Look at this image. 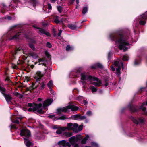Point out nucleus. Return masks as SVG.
<instances>
[{
  "instance_id": "nucleus-50",
  "label": "nucleus",
  "mask_w": 147,
  "mask_h": 147,
  "mask_svg": "<svg viewBox=\"0 0 147 147\" xmlns=\"http://www.w3.org/2000/svg\"><path fill=\"white\" fill-rule=\"evenodd\" d=\"M62 32V31L61 30H59V32L57 34L58 36H60Z\"/></svg>"
},
{
  "instance_id": "nucleus-63",
  "label": "nucleus",
  "mask_w": 147,
  "mask_h": 147,
  "mask_svg": "<svg viewBox=\"0 0 147 147\" xmlns=\"http://www.w3.org/2000/svg\"><path fill=\"white\" fill-rule=\"evenodd\" d=\"M7 18L9 20H10L11 19V17L8 16L7 17Z\"/></svg>"
},
{
  "instance_id": "nucleus-48",
  "label": "nucleus",
  "mask_w": 147,
  "mask_h": 147,
  "mask_svg": "<svg viewBox=\"0 0 147 147\" xmlns=\"http://www.w3.org/2000/svg\"><path fill=\"white\" fill-rule=\"evenodd\" d=\"M67 146L69 147H70L71 146V144L70 143L68 142H65V146Z\"/></svg>"
},
{
  "instance_id": "nucleus-16",
  "label": "nucleus",
  "mask_w": 147,
  "mask_h": 147,
  "mask_svg": "<svg viewBox=\"0 0 147 147\" xmlns=\"http://www.w3.org/2000/svg\"><path fill=\"white\" fill-rule=\"evenodd\" d=\"M24 139L25 143L27 147H29L32 145V143L28 140V138H24Z\"/></svg>"
},
{
  "instance_id": "nucleus-62",
  "label": "nucleus",
  "mask_w": 147,
  "mask_h": 147,
  "mask_svg": "<svg viewBox=\"0 0 147 147\" xmlns=\"http://www.w3.org/2000/svg\"><path fill=\"white\" fill-rule=\"evenodd\" d=\"M38 100L40 101L42 100V99L41 98H39L38 99Z\"/></svg>"
},
{
  "instance_id": "nucleus-20",
  "label": "nucleus",
  "mask_w": 147,
  "mask_h": 147,
  "mask_svg": "<svg viewBox=\"0 0 147 147\" xmlns=\"http://www.w3.org/2000/svg\"><path fill=\"white\" fill-rule=\"evenodd\" d=\"M29 55L32 57L34 59H37L38 57L37 54L34 52H32L29 53Z\"/></svg>"
},
{
  "instance_id": "nucleus-18",
  "label": "nucleus",
  "mask_w": 147,
  "mask_h": 147,
  "mask_svg": "<svg viewBox=\"0 0 147 147\" xmlns=\"http://www.w3.org/2000/svg\"><path fill=\"white\" fill-rule=\"evenodd\" d=\"M92 81L90 82V84H92L93 85H94L95 86H100L101 84V81L99 80H98V82H92Z\"/></svg>"
},
{
  "instance_id": "nucleus-11",
  "label": "nucleus",
  "mask_w": 147,
  "mask_h": 147,
  "mask_svg": "<svg viewBox=\"0 0 147 147\" xmlns=\"http://www.w3.org/2000/svg\"><path fill=\"white\" fill-rule=\"evenodd\" d=\"M43 76L40 71H38L36 72L34 77L37 81H39Z\"/></svg>"
},
{
  "instance_id": "nucleus-3",
  "label": "nucleus",
  "mask_w": 147,
  "mask_h": 147,
  "mask_svg": "<svg viewBox=\"0 0 147 147\" xmlns=\"http://www.w3.org/2000/svg\"><path fill=\"white\" fill-rule=\"evenodd\" d=\"M81 80H82L81 82L82 83L83 88H85L86 82L85 81L86 80L87 81H98V78L96 77L92 76L89 75L87 73H82L81 74Z\"/></svg>"
},
{
  "instance_id": "nucleus-4",
  "label": "nucleus",
  "mask_w": 147,
  "mask_h": 147,
  "mask_svg": "<svg viewBox=\"0 0 147 147\" xmlns=\"http://www.w3.org/2000/svg\"><path fill=\"white\" fill-rule=\"evenodd\" d=\"M67 127H64L66 128V129L73 130L75 133L78 132L77 128L78 125L76 123L73 124L72 123H67Z\"/></svg>"
},
{
  "instance_id": "nucleus-64",
  "label": "nucleus",
  "mask_w": 147,
  "mask_h": 147,
  "mask_svg": "<svg viewBox=\"0 0 147 147\" xmlns=\"http://www.w3.org/2000/svg\"><path fill=\"white\" fill-rule=\"evenodd\" d=\"M53 129H57L58 128V127H57V126H55V127H53Z\"/></svg>"
},
{
  "instance_id": "nucleus-39",
  "label": "nucleus",
  "mask_w": 147,
  "mask_h": 147,
  "mask_svg": "<svg viewBox=\"0 0 147 147\" xmlns=\"http://www.w3.org/2000/svg\"><path fill=\"white\" fill-rule=\"evenodd\" d=\"M28 111L30 112L34 111H35V109L34 107L32 108H30L28 109Z\"/></svg>"
},
{
  "instance_id": "nucleus-55",
  "label": "nucleus",
  "mask_w": 147,
  "mask_h": 147,
  "mask_svg": "<svg viewBox=\"0 0 147 147\" xmlns=\"http://www.w3.org/2000/svg\"><path fill=\"white\" fill-rule=\"evenodd\" d=\"M140 108L143 111H145L146 110V108L145 107H141Z\"/></svg>"
},
{
  "instance_id": "nucleus-31",
  "label": "nucleus",
  "mask_w": 147,
  "mask_h": 147,
  "mask_svg": "<svg viewBox=\"0 0 147 147\" xmlns=\"http://www.w3.org/2000/svg\"><path fill=\"white\" fill-rule=\"evenodd\" d=\"M20 33V32H18V33L13 36L12 38H11V39L18 38H19V36L20 35V34H19Z\"/></svg>"
},
{
  "instance_id": "nucleus-57",
  "label": "nucleus",
  "mask_w": 147,
  "mask_h": 147,
  "mask_svg": "<svg viewBox=\"0 0 147 147\" xmlns=\"http://www.w3.org/2000/svg\"><path fill=\"white\" fill-rule=\"evenodd\" d=\"M73 146H74V147H79V145L78 144H75Z\"/></svg>"
},
{
  "instance_id": "nucleus-15",
  "label": "nucleus",
  "mask_w": 147,
  "mask_h": 147,
  "mask_svg": "<svg viewBox=\"0 0 147 147\" xmlns=\"http://www.w3.org/2000/svg\"><path fill=\"white\" fill-rule=\"evenodd\" d=\"M67 108L68 109H71L72 111H75L78 110V107L73 105L67 106Z\"/></svg>"
},
{
  "instance_id": "nucleus-47",
  "label": "nucleus",
  "mask_w": 147,
  "mask_h": 147,
  "mask_svg": "<svg viewBox=\"0 0 147 147\" xmlns=\"http://www.w3.org/2000/svg\"><path fill=\"white\" fill-rule=\"evenodd\" d=\"M86 118V117L85 116H81L80 117V119L81 120H84Z\"/></svg>"
},
{
  "instance_id": "nucleus-34",
  "label": "nucleus",
  "mask_w": 147,
  "mask_h": 147,
  "mask_svg": "<svg viewBox=\"0 0 147 147\" xmlns=\"http://www.w3.org/2000/svg\"><path fill=\"white\" fill-rule=\"evenodd\" d=\"M83 128V126L82 125H80L79 127L78 126V127L77 128V130H78V132L79 131H80L82 130Z\"/></svg>"
},
{
  "instance_id": "nucleus-29",
  "label": "nucleus",
  "mask_w": 147,
  "mask_h": 147,
  "mask_svg": "<svg viewBox=\"0 0 147 147\" xmlns=\"http://www.w3.org/2000/svg\"><path fill=\"white\" fill-rule=\"evenodd\" d=\"M73 49V48L71 47L69 45H67L66 47V50L67 51H69L72 50Z\"/></svg>"
},
{
  "instance_id": "nucleus-61",
  "label": "nucleus",
  "mask_w": 147,
  "mask_h": 147,
  "mask_svg": "<svg viewBox=\"0 0 147 147\" xmlns=\"http://www.w3.org/2000/svg\"><path fill=\"white\" fill-rule=\"evenodd\" d=\"M1 5L3 7H5V4L3 3H2L1 4Z\"/></svg>"
},
{
  "instance_id": "nucleus-52",
  "label": "nucleus",
  "mask_w": 147,
  "mask_h": 147,
  "mask_svg": "<svg viewBox=\"0 0 147 147\" xmlns=\"http://www.w3.org/2000/svg\"><path fill=\"white\" fill-rule=\"evenodd\" d=\"M48 7L49 9H51L52 8V7L51 5L50 4H48Z\"/></svg>"
},
{
  "instance_id": "nucleus-10",
  "label": "nucleus",
  "mask_w": 147,
  "mask_h": 147,
  "mask_svg": "<svg viewBox=\"0 0 147 147\" xmlns=\"http://www.w3.org/2000/svg\"><path fill=\"white\" fill-rule=\"evenodd\" d=\"M36 28L38 30L37 32L41 34H45L48 36H50L49 33L47 32L44 29L40 28Z\"/></svg>"
},
{
  "instance_id": "nucleus-25",
  "label": "nucleus",
  "mask_w": 147,
  "mask_h": 147,
  "mask_svg": "<svg viewBox=\"0 0 147 147\" xmlns=\"http://www.w3.org/2000/svg\"><path fill=\"white\" fill-rule=\"evenodd\" d=\"M53 85V83L52 80H50L49 81V82L48 83L47 86L50 89H51V87Z\"/></svg>"
},
{
  "instance_id": "nucleus-6",
  "label": "nucleus",
  "mask_w": 147,
  "mask_h": 147,
  "mask_svg": "<svg viewBox=\"0 0 147 147\" xmlns=\"http://www.w3.org/2000/svg\"><path fill=\"white\" fill-rule=\"evenodd\" d=\"M20 134L28 138L30 136V133L29 130L27 129H23L21 130Z\"/></svg>"
},
{
  "instance_id": "nucleus-23",
  "label": "nucleus",
  "mask_w": 147,
  "mask_h": 147,
  "mask_svg": "<svg viewBox=\"0 0 147 147\" xmlns=\"http://www.w3.org/2000/svg\"><path fill=\"white\" fill-rule=\"evenodd\" d=\"M128 107L129 109V110L132 112H134L137 111L135 107L131 105H128Z\"/></svg>"
},
{
  "instance_id": "nucleus-9",
  "label": "nucleus",
  "mask_w": 147,
  "mask_h": 147,
  "mask_svg": "<svg viewBox=\"0 0 147 147\" xmlns=\"http://www.w3.org/2000/svg\"><path fill=\"white\" fill-rule=\"evenodd\" d=\"M3 94L7 102L8 103H10L11 102V100L12 99V98L9 94H7L3 93Z\"/></svg>"
},
{
  "instance_id": "nucleus-51",
  "label": "nucleus",
  "mask_w": 147,
  "mask_h": 147,
  "mask_svg": "<svg viewBox=\"0 0 147 147\" xmlns=\"http://www.w3.org/2000/svg\"><path fill=\"white\" fill-rule=\"evenodd\" d=\"M45 54L46 55V56L47 57H49L50 56V55L49 53H48V52L47 51H46L45 52Z\"/></svg>"
},
{
  "instance_id": "nucleus-54",
  "label": "nucleus",
  "mask_w": 147,
  "mask_h": 147,
  "mask_svg": "<svg viewBox=\"0 0 147 147\" xmlns=\"http://www.w3.org/2000/svg\"><path fill=\"white\" fill-rule=\"evenodd\" d=\"M6 81H7L9 82H10V80L9 78L8 77H7L5 79Z\"/></svg>"
},
{
  "instance_id": "nucleus-60",
  "label": "nucleus",
  "mask_w": 147,
  "mask_h": 147,
  "mask_svg": "<svg viewBox=\"0 0 147 147\" xmlns=\"http://www.w3.org/2000/svg\"><path fill=\"white\" fill-rule=\"evenodd\" d=\"M111 52H109V53L108 57H109H109L111 55Z\"/></svg>"
},
{
  "instance_id": "nucleus-49",
  "label": "nucleus",
  "mask_w": 147,
  "mask_h": 147,
  "mask_svg": "<svg viewBox=\"0 0 147 147\" xmlns=\"http://www.w3.org/2000/svg\"><path fill=\"white\" fill-rule=\"evenodd\" d=\"M108 84H109L108 82L107 81L105 80V83L104 84V86L105 87H106L108 86Z\"/></svg>"
},
{
  "instance_id": "nucleus-44",
  "label": "nucleus",
  "mask_w": 147,
  "mask_h": 147,
  "mask_svg": "<svg viewBox=\"0 0 147 147\" xmlns=\"http://www.w3.org/2000/svg\"><path fill=\"white\" fill-rule=\"evenodd\" d=\"M54 22L56 23H59L60 22V21L57 18H55L54 19Z\"/></svg>"
},
{
  "instance_id": "nucleus-7",
  "label": "nucleus",
  "mask_w": 147,
  "mask_h": 147,
  "mask_svg": "<svg viewBox=\"0 0 147 147\" xmlns=\"http://www.w3.org/2000/svg\"><path fill=\"white\" fill-rule=\"evenodd\" d=\"M140 20L139 23L140 25H144L146 23L145 20L147 19V14L145 13L140 16Z\"/></svg>"
},
{
  "instance_id": "nucleus-38",
  "label": "nucleus",
  "mask_w": 147,
  "mask_h": 147,
  "mask_svg": "<svg viewBox=\"0 0 147 147\" xmlns=\"http://www.w3.org/2000/svg\"><path fill=\"white\" fill-rule=\"evenodd\" d=\"M38 62L40 63V62H44L45 61V59L44 58L42 59H38Z\"/></svg>"
},
{
  "instance_id": "nucleus-24",
  "label": "nucleus",
  "mask_w": 147,
  "mask_h": 147,
  "mask_svg": "<svg viewBox=\"0 0 147 147\" xmlns=\"http://www.w3.org/2000/svg\"><path fill=\"white\" fill-rule=\"evenodd\" d=\"M88 10V8L86 6H84L83 9L82 13L83 14H85Z\"/></svg>"
},
{
  "instance_id": "nucleus-53",
  "label": "nucleus",
  "mask_w": 147,
  "mask_h": 147,
  "mask_svg": "<svg viewBox=\"0 0 147 147\" xmlns=\"http://www.w3.org/2000/svg\"><path fill=\"white\" fill-rule=\"evenodd\" d=\"M83 102L85 105H87L88 102L86 100H84Z\"/></svg>"
},
{
  "instance_id": "nucleus-28",
  "label": "nucleus",
  "mask_w": 147,
  "mask_h": 147,
  "mask_svg": "<svg viewBox=\"0 0 147 147\" xmlns=\"http://www.w3.org/2000/svg\"><path fill=\"white\" fill-rule=\"evenodd\" d=\"M56 118L55 119H56V120H59V119L64 120V119H66V118H67L65 117V116L64 115H62L61 116V117H59L58 118H57L56 117Z\"/></svg>"
},
{
  "instance_id": "nucleus-41",
  "label": "nucleus",
  "mask_w": 147,
  "mask_h": 147,
  "mask_svg": "<svg viewBox=\"0 0 147 147\" xmlns=\"http://www.w3.org/2000/svg\"><path fill=\"white\" fill-rule=\"evenodd\" d=\"M29 46L33 50H34L35 49V47L32 44H30L29 45Z\"/></svg>"
},
{
  "instance_id": "nucleus-27",
  "label": "nucleus",
  "mask_w": 147,
  "mask_h": 147,
  "mask_svg": "<svg viewBox=\"0 0 147 147\" xmlns=\"http://www.w3.org/2000/svg\"><path fill=\"white\" fill-rule=\"evenodd\" d=\"M22 119V117H17L16 119L14 121L13 123H16L17 124H19V119L21 120Z\"/></svg>"
},
{
  "instance_id": "nucleus-26",
  "label": "nucleus",
  "mask_w": 147,
  "mask_h": 147,
  "mask_svg": "<svg viewBox=\"0 0 147 147\" xmlns=\"http://www.w3.org/2000/svg\"><path fill=\"white\" fill-rule=\"evenodd\" d=\"M64 136L66 137H69L72 135V133L70 132H65Z\"/></svg>"
},
{
  "instance_id": "nucleus-59",
  "label": "nucleus",
  "mask_w": 147,
  "mask_h": 147,
  "mask_svg": "<svg viewBox=\"0 0 147 147\" xmlns=\"http://www.w3.org/2000/svg\"><path fill=\"white\" fill-rule=\"evenodd\" d=\"M28 106L29 107H32V105L31 103H29L28 104Z\"/></svg>"
},
{
  "instance_id": "nucleus-30",
  "label": "nucleus",
  "mask_w": 147,
  "mask_h": 147,
  "mask_svg": "<svg viewBox=\"0 0 147 147\" xmlns=\"http://www.w3.org/2000/svg\"><path fill=\"white\" fill-rule=\"evenodd\" d=\"M40 90H43L45 86V84L44 82H41L40 84Z\"/></svg>"
},
{
  "instance_id": "nucleus-13",
  "label": "nucleus",
  "mask_w": 147,
  "mask_h": 147,
  "mask_svg": "<svg viewBox=\"0 0 147 147\" xmlns=\"http://www.w3.org/2000/svg\"><path fill=\"white\" fill-rule=\"evenodd\" d=\"M66 130V128L64 127H59L57 129L56 133L59 135H60L62 134L63 131Z\"/></svg>"
},
{
  "instance_id": "nucleus-35",
  "label": "nucleus",
  "mask_w": 147,
  "mask_h": 147,
  "mask_svg": "<svg viewBox=\"0 0 147 147\" xmlns=\"http://www.w3.org/2000/svg\"><path fill=\"white\" fill-rule=\"evenodd\" d=\"M140 63V61L138 60H136L134 61V64L135 65H137Z\"/></svg>"
},
{
  "instance_id": "nucleus-43",
  "label": "nucleus",
  "mask_w": 147,
  "mask_h": 147,
  "mask_svg": "<svg viewBox=\"0 0 147 147\" xmlns=\"http://www.w3.org/2000/svg\"><path fill=\"white\" fill-rule=\"evenodd\" d=\"M0 91L2 92H4L5 91V88L0 86Z\"/></svg>"
},
{
  "instance_id": "nucleus-46",
  "label": "nucleus",
  "mask_w": 147,
  "mask_h": 147,
  "mask_svg": "<svg viewBox=\"0 0 147 147\" xmlns=\"http://www.w3.org/2000/svg\"><path fill=\"white\" fill-rule=\"evenodd\" d=\"M48 117L51 118H55V115H49L48 116Z\"/></svg>"
},
{
  "instance_id": "nucleus-14",
  "label": "nucleus",
  "mask_w": 147,
  "mask_h": 147,
  "mask_svg": "<svg viewBox=\"0 0 147 147\" xmlns=\"http://www.w3.org/2000/svg\"><path fill=\"white\" fill-rule=\"evenodd\" d=\"M77 141V138L75 136L71 137L69 139V141L72 145H74Z\"/></svg>"
},
{
  "instance_id": "nucleus-32",
  "label": "nucleus",
  "mask_w": 147,
  "mask_h": 147,
  "mask_svg": "<svg viewBox=\"0 0 147 147\" xmlns=\"http://www.w3.org/2000/svg\"><path fill=\"white\" fill-rule=\"evenodd\" d=\"M90 88L92 90V92H96L97 90V89L93 86H90Z\"/></svg>"
},
{
  "instance_id": "nucleus-22",
  "label": "nucleus",
  "mask_w": 147,
  "mask_h": 147,
  "mask_svg": "<svg viewBox=\"0 0 147 147\" xmlns=\"http://www.w3.org/2000/svg\"><path fill=\"white\" fill-rule=\"evenodd\" d=\"M66 141L63 140L61 141H60L58 142V144L59 145H62L63 147H65Z\"/></svg>"
},
{
  "instance_id": "nucleus-45",
  "label": "nucleus",
  "mask_w": 147,
  "mask_h": 147,
  "mask_svg": "<svg viewBox=\"0 0 147 147\" xmlns=\"http://www.w3.org/2000/svg\"><path fill=\"white\" fill-rule=\"evenodd\" d=\"M57 9L58 10V11H59V12H61V10H62V8H61V7L60 6H57Z\"/></svg>"
},
{
  "instance_id": "nucleus-21",
  "label": "nucleus",
  "mask_w": 147,
  "mask_h": 147,
  "mask_svg": "<svg viewBox=\"0 0 147 147\" xmlns=\"http://www.w3.org/2000/svg\"><path fill=\"white\" fill-rule=\"evenodd\" d=\"M89 136L88 135H86V136L83 138L81 141V143L82 144H85L86 143V141L88 139Z\"/></svg>"
},
{
  "instance_id": "nucleus-12",
  "label": "nucleus",
  "mask_w": 147,
  "mask_h": 147,
  "mask_svg": "<svg viewBox=\"0 0 147 147\" xmlns=\"http://www.w3.org/2000/svg\"><path fill=\"white\" fill-rule=\"evenodd\" d=\"M68 111V109L66 107L59 108L57 110V112L59 114H61L62 112H65Z\"/></svg>"
},
{
  "instance_id": "nucleus-19",
  "label": "nucleus",
  "mask_w": 147,
  "mask_h": 147,
  "mask_svg": "<svg viewBox=\"0 0 147 147\" xmlns=\"http://www.w3.org/2000/svg\"><path fill=\"white\" fill-rule=\"evenodd\" d=\"M68 26L69 28L72 30H75L77 28V26L76 25L71 24H68Z\"/></svg>"
},
{
  "instance_id": "nucleus-5",
  "label": "nucleus",
  "mask_w": 147,
  "mask_h": 147,
  "mask_svg": "<svg viewBox=\"0 0 147 147\" xmlns=\"http://www.w3.org/2000/svg\"><path fill=\"white\" fill-rule=\"evenodd\" d=\"M113 65L116 67H118L117 68H116V74L119 77L120 75V70L121 67H122V69H123V65L122 62H121L120 63L117 61H115L114 62Z\"/></svg>"
},
{
  "instance_id": "nucleus-17",
  "label": "nucleus",
  "mask_w": 147,
  "mask_h": 147,
  "mask_svg": "<svg viewBox=\"0 0 147 147\" xmlns=\"http://www.w3.org/2000/svg\"><path fill=\"white\" fill-rule=\"evenodd\" d=\"M97 67L102 68H103V66L100 63H97L91 66V68L92 69H96Z\"/></svg>"
},
{
  "instance_id": "nucleus-56",
  "label": "nucleus",
  "mask_w": 147,
  "mask_h": 147,
  "mask_svg": "<svg viewBox=\"0 0 147 147\" xmlns=\"http://www.w3.org/2000/svg\"><path fill=\"white\" fill-rule=\"evenodd\" d=\"M111 68L112 71H114L115 70V69L113 66H111Z\"/></svg>"
},
{
  "instance_id": "nucleus-40",
  "label": "nucleus",
  "mask_w": 147,
  "mask_h": 147,
  "mask_svg": "<svg viewBox=\"0 0 147 147\" xmlns=\"http://www.w3.org/2000/svg\"><path fill=\"white\" fill-rule=\"evenodd\" d=\"M21 49L19 48L18 49H16L14 52V54H13V56L15 55L16 54L18 53V52Z\"/></svg>"
},
{
  "instance_id": "nucleus-8",
  "label": "nucleus",
  "mask_w": 147,
  "mask_h": 147,
  "mask_svg": "<svg viewBox=\"0 0 147 147\" xmlns=\"http://www.w3.org/2000/svg\"><path fill=\"white\" fill-rule=\"evenodd\" d=\"M132 121L136 124H143L144 123V119L143 118L140 117L137 119L133 118Z\"/></svg>"
},
{
  "instance_id": "nucleus-33",
  "label": "nucleus",
  "mask_w": 147,
  "mask_h": 147,
  "mask_svg": "<svg viewBox=\"0 0 147 147\" xmlns=\"http://www.w3.org/2000/svg\"><path fill=\"white\" fill-rule=\"evenodd\" d=\"M122 59L123 61H125L128 60V58L127 55H124L123 56Z\"/></svg>"
},
{
  "instance_id": "nucleus-37",
  "label": "nucleus",
  "mask_w": 147,
  "mask_h": 147,
  "mask_svg": "<svg viewBox=\"0 0 147 147\" xmlns=\"http://www.w3.org/2000/svg\"><path fill=\"white\" fill-rule=\"evenodd\" d=\"M91 145L92 146H95L96 147H98V144L97 143H96L94 142H91Z\"/></svg>"
},
{
  "instance_id": "nucleus-36",
  "label": "nucleus",
  "mask_w": 147,
  "mask_h": 147,
  "mask_svg": "<svg viewBox=\"0 0 147 147\" xmlns=\"http://www.w3.org/2000/svg\"><path fill=\"white\" fill-rule=\"evenodd\" d=\"M86 114L88 116H90L92 115V113L91 111H88L87 112Z\"/></svg>"
},
{
  "instance_id": "nucleus-2",
  "label": "nucleus",
  "mask_w": 147,
  "mask_h": 147,
  "mask_svg": "<svg viewBox=\"0 0 147 147\" xmlns=\"http://www.w3.org/2000/svg\"><path fill=\"white\" fill-rule=\"evenodd\" d=\"M53 101V100L51 99H47L44 102L42 106L40 103L35 104L34 107L35 111H37L40 113H43L42 110L46 109L47 107L51 104Z\"/></svg>"
},
{
  "instance_id": "nucleus-58",
  "label": "nucleus",
  "mask_w": 147,
  "mask_h": 147,
  "mask_svg": "<svg viewBox=\"0 0 147 147\" xmlns=\"http://www.w3.org/2000/svg\"><path fill=\"white\" fill-rule=\"evenodd\" d=\"M53 35L54 36H55L56 35V34L55 33V31L54 30H53Z\"/></svg>"
},
{
  "instance_id": "nucleus-42",
  "label": "nucleus",
  "mask_w": 147,
  "mask_h": 147,
  "mask_svg": "<svg viewBox=\"0 0 147 147\" xmlns=\"http://www.w3.org/2000/svg\"><path fill=\"white\" fill-rule=\"evenodd\" d=\"M46 46L47 47L50 48L51 47L52 45L50 42H48L46 43Z\"/></svg>"
},
{
  "instance_id": "nucleus-1",
  "label": "nucleus",
  "mask_w": 147,
  "mask_h": 147,
  "mask_svg": "<svg viewBox=\"0 0 147 147\" xmlns=\"http://www.w3.org/2000/svg\"><path fill=\"white\" fill-rule=\"evenodd\" d=\"M110 37L111 40H115L116 44L118 45V47L120 50L123 49V51H126L128 48L129 42L131 39L128 36L123 35L121 34H111Z\"/></svg>"
}]
</instances>
